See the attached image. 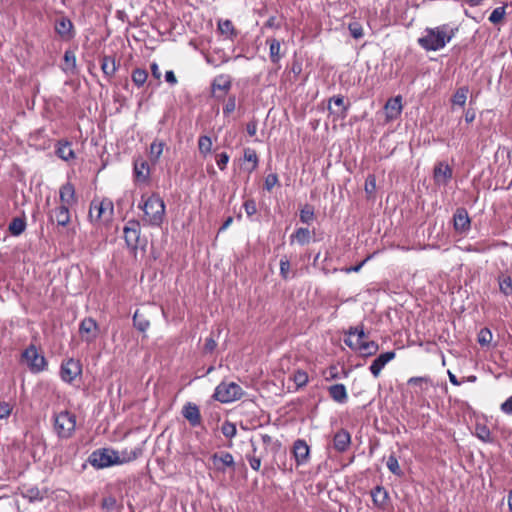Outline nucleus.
Instances as JSON below:
<instances>
[{"instance_id":"f257e3e1","label":"nucleus","mask_w":512,"mask_h":512,"mask_svg":"<svg viewBox=\"0 0 512 512\" xmlns=\"http://www.w3.org/2000/svg\"><path fill=\"white\" fill-rule=\"evenodd\" d=\"M141 454L140 449L124 450L119 453L113 449L101 448L93 451L88 457V462L97 469L107 468L113 465H119L133 461Z\"/></svg>"},{"instance_id":"f03ea898","label":"nucleus","mask_w":512,"mask_h":512,"mask_svg":"<svg viewBox=\"0 0 512 512\" xmlns=\"http://www.w3.org/2000/svg\"><path fill=\"white\" fill-rule=\"evenodd\" d=\"M458 28L443 24L434 28H426L424 35L418 39V44L425 51H439L443 49L455 36Z\"/></svg>"},{"instance_id":"7ed1b4c3","label":"nucleus","mask_w":512,"mask_h":512,"mask_svg":"<svg viewBox=\"0 0 512 512\" xmlns=\"http://www.w3.org/2000/svg\"><path fill=\"white\" fill-rule=\"evenodd\" d=\"M138 207L144 212L143 221L149 226L160 227L165 217V203L156 193L145 198L143 195Z\"/></svg>"},{"instance_id":"20e7f679","label":"nucleus","mask_w":512,"mask_h":512,"mask_svg":"<svg viewBox=\"0 0 512 512\" xmlns=\"http://www.w3.org/2000/svg\"><path fill=\"white\" fill-rule=\"evenodd\" d=\"M346 334L347 337L344 339V343L350 349L358 351L362 356L369 357L378 352L379 345L375 341H364L366 334L363 325L350 327Z\"/></svg>"},{"instance_id":"39448f33","label":"nucleus","mask_w":512,"mask_h":512,"mask_svg":"<svg viewBox=\"0 0 512 512\" xmlns=\"http://www.w3.org/2000/svg\"><path fill=\"white\" fill-rule=\"evenodd\" d=\"M114 205L109 198L93 199L90 203L88 218L93 225L107 224L112 220Z\"/></svg>"},{"instance_id":"423d86ee","label":"nucleus","mask_w":512,"mask_h":512,"mask_svg":"<svg viewBox=\"0 0 512 512\" xmlns=\"http://www.w3.org/2000/svg\"><path fill=\"white\" fill-rule=\"evenodd\" d=\"M54 432L60 439H70L76 430V416L68 410L53 415Z\"/></svg>"},{"instance_id":"0eeeda50","label":"nucleus","mask_w":512,"mask_h":512,"mask_svg":"<svg viewBox=\"0 0 512 512\" xmlns=\"http://www.w3.org/2000/svg\"><path fill=\"white\" fill-rule=\"evenodd\" d=\"M30 372L37 374L43 372L47 368V361L43 354L39 353L34 344H30L21 354Z\"/></svg>"},{"instance_id":"6e6552de","label":"nucleus","mask_w":512,"mask_h":512,"mask_svg":"<svg viewBox=\"0 0 512 512\" xmlns=\"http://www.w3.org/2000/svg\"><path fill=\"white\" fill-rule=\"evenodd\" d=\"M244 394L240 385L235 382H221L215 388L213 397L221 403H231L239 400Z\"/></svg>"},{"instance_id":"1a4fd4ad","label":"nucleus","mask_w":512,"mask_h":512,"mask_svg":"<svg viewBox=\"0 0 512 512\" xmlns=\"http://www.w3.org/2000/svg\"><path fill=\"white\" fill-rule=\"evenodd\" d=\"M141 234L140 223L137 220H129L123 228L125 243L132 252H135L139 246Z\"/></svg>"},{"instance_id":"9d476101","label":"nucleus","mask_w":512,"mask_h":512,"mask_svg":"<svg viewBox=\"0 0 512 512\" xmlns=\"http://www.w3.org/2000/svg\"><path fill=\"white\" fill-rule=\"evenodd\" d=\"M82 374V364L79 360L69 358L63 361L60 367V377L65 383L71 384Z\"/></svg>"},{"instance_id":"9b49d317","label":"nucleus","mask_w":512,"mask_h":512,"mask_svg":"<svg viewBox=\"0 0 512 512\" xmlns=\"http://www.w3.org/2000/svg\"><path fill=\"white\" fill-rule=\"evenodd\" d=\"M99 332V325L92 317L84 318L79 324L80 337L88 344L93 343L98 338Z\"/></svg>"},{"instance_id":"f8f14e48","label":"nucleus","mask_w":512,"mask_h":512,"mask_svg":"<svg viewBox=\"0 0 512 512\" xmlns=\"http://www.w3.org/2000/svg\"><path fill=\"white\" fill-rule=\"evenodd\" d=\"M56 34L64 41H70L75 37V30L72 21L66 16L56 18L54 23Z\"/></svg>"},{"instance_id":"ddd939ff","label":"nucleus","mask_w":512,"mask_h":512,"mask_svg":"<svg viewBox=\"0 0 512 512\" xmlns=\"http://www.w3.org/2000/svg\"><path fill=\"white\" fill-rule=\"evenodd\" d=\"M293 455L297 466L308 463L310 458V448L305 440L298 439L293 444Z\"/></svg>"},{"instance_id":"4468645a","label":"nucleus","mask_w":512,"mask_h":512,"mask_svg":"<svg viewBox=\"0 0 512 512\" xmlns=\"http://www.w3.org/2000/svg\"><path fill=\"white\" fill-rule=\"evenodd\" d=\"M396 356V353L394 351H387L384 353H381L378 357H376L373 362L371 363L369 370L371 374L377 378L382 369L385 367V365L393 360Z\"/></svg>"},{"instance_id":"2eb2a0df","label":"nucleus","mask_w":512,"mask_h":512,"mask_svg":"<svg viewBox=\"0 0 512 512\" xmlns=\"http://www.w3.org/2000/svg\"><path fill=\"white\" fill-rule=\"evenodd\" d=\"M182 416L192 427H197L201 424L200 410L195 403L187 402L182 408Z\"/></svg>"},{"instance_id":"dca6fc26","label":"nucleus","mask_w":512,"mask_h":512,"mask_svg":"<svg viewBox=\"0 0 512 512\" xmlns=\"http://www.w3.org/2000/svg\"><path fill=\"white\" fill-rule=\"evenodd\" d=\"M452 168L444 162L438 163L434 168V180L438 185H447L452 179Z\"/></svg>"},{"instance_id":"f3484780","label":"nucleus","mask_w":512,"mask_h":512,"mask_svg":"<svg viewBox=\"0 0 512 512\" xmlns=\"http://www.w3.org/2000/svg\"><path fill=\"white\" fill-rule=\"evenodd\" d=\"M211 460L216 468V470L220 472H225L226 467L234 468L235 461L234 457L229 452H222V453H214L211 456Z\"/></svg>"},{"instance_id":"a211bd4d","label":"nucleus","mask_w":512,"mask_h":512,"mask_svg":"<svg viewBox=\"0 0 512 512\" xmlns=\"http://www.w3.org/2000/svg\"><path fill=\"white\" fill-rule=\"evenodd\" d=\"M371 497L373 504L381 509L385 510L389 504V493L383 486H376L371 490Z\"/></svg>"},{"instance_id":"6ab92c4d","label":"nucleus","mask_w":512,"mask_h":512,"mask_svg":"<svg viewBox=\"0 0 512 512\" xmlns=\"http://www.w3.org/2000/svg\"><path fill=\"white\" fill-rule=\"evenodd\" d=\"M49 219L55 221L58 226L66 227L70 223V212L67 205H60L52 210Z\"/></svg>"},{"instance_id":"aec40b11","label":"nucleus","mask_w":512,"mask_h":512,"mask_svg":"<svg viewBox=\"0 0 512 512\" xmlns=\"http://www.w3.org/2000/svg\"><path fill=\"white\" fill-rule=\"evenodd\" d=\"M385 114L388 120H394L400 116L402 112V98L401 96H396L394 98H390L385 104Z\"/></svg>"},{"instance_id":"412c9836","label":"nucleus","mask_w":512,"mask_h":512,"mask_svg":"<svg viewBox=\"0 0 512 512\" xmlns=\"http://www.w3.org/2000/svg\"><path fill=\"white\" fill-rule=\"evenodd\" d=\"M59 196L61 205L70 207L77 202L74 185L70 182L61 186Z\"/></svg>"},{"instance_id":"4be33fe9","label":"nucleus","mask_w":512,"mask_h":512,"mask_svg":"<svg viewBox=\"0 0 512 512\" xmlns=\"http://www.w3.org/2000/svg\"><path fill=\"white\" fill-rule=\"evenodd\" d=\"M351 443V436L348 431L342 429L335 433L333 438V446L339 452H344L348 449Z\"/></svg>"},{"instance_id":"5701e85b","label":"nucleus","mask_w":512,"mask_h":512,"mask_svg":"<svg viewBox=\"0 0 512 512\" xmlns=\"http://www.w3.org/2000/svg\"><path fill=\"white\" fill-rule=\"evenodd\" d=\"M117 69L118 66L114 57L105 55L101 58V70L108 81L113 78Z\"/></svg>"},{"instance_id":"b1692460","label":"nucleus","mask_w":512,"mask_h":512,"mask_svg":"<svg viewBox=\"0 0 512 512\" xmlns=\"http://www.w3.org/2000/svg\"><path fill=\"white\" fill-rule=\"evenodd\" d=\"M454 228L461 233L470 228V218L465 209H459L454 214Z\"/></svg>"},{"instance_id":"393cba45","label":"nucleus","mask_w":512,"mask_h":512,"mask_svg":"<svg viewBox=\"0 0 512 512\" xmlns=\"http://www.w3.org/2000/svg\"><path fill=\"white\" fill-rule=\"evenodd\" d=\"M329 396L337 403L344 404L348 400L347 390L344 384H334L328 388Z\"/></svg>"},{"instance_id":"a878e982","label":"nucleus","mask_w":512,"mask_h":512,"mask_svg":"<svg viewBox=\"0 0 512 512\" xmlns=\"http://www.w3.org/2000/svg\"><path fill=\"white\" fill-rule=\"evenodd\" d=\"M56 155L64 161H69L75 158V153L71 148V143L68 141H59L57 143Z\"/></svg>"},{"instance_id":"bb28decb","label":"nucleus","mask_w":512,"mask_h":512,"mask_svg":"<svg viewBox=\"0 0 512 512\" xmlns=\"http://www.w3.org/2000/svg\"><path fill=\"white\" fill-rule=\"evenodd\" d=\"M166 144L163 140L155 139L150 145L149 158L152 163H157L163 153Z\"/></svg>"},{"instance_id":"cd10ccee","label":"nucleus","mask_w":512,"mask_h":512,"mask_svg":"<svg viewBox=\"0 0 512 512\" xmlns=\"http://www.w3.org/2000/svg\"><path fill=\"white\" fill-rule=\"evenodd\" d=\"M211 87L213 92L216 90L228 92L231 88V79L228 75H219L214 78Z\"/></svg>"},{"instance_id":"c85d7f7f","label":"nucleus","mask_w":512,"mask_h":512,"mask_svg":"<svg viewBox=\"0 0 512 512\" xmlns=\"http://www.w3.org/2000/svg\"><path fill=\"white\" fill-rule=\"evenodd\" d=\"M474 435L485 443H492L493 438L491 437V431L488 426L484 423H476Z\"/></svg>"},{"instance_id":"c756f323","label":"nucleus","mask_w":512,"mask_h":512,"mask_svg":"<svg viewBox=\"0 0 512 512\" xmlns=\"http://www.w3.org/2000/svg\"><path fill=\"white\" fill-rule=\"evenodd\" d=\"M62 70L66 74H74L76 70V56L73 51L66 50L64 53V63Z\"/></svg>"},{"instance_id":"7c9ffc66","label":"nucleus","mask_w":512,"mask_h":512,"mask_svg":"<svg viewBox=\"0 0 512 512\" xmlns=\"http://www.w3.org/2000/svg\"><path fill=\"white\" fill-rule=\"evenodd\" d=\"M311 233L308 228H298L296 231L290 236L291 242L297 241L300 245H305L310 242Z\"/></svg>"},{"instance_id":"2f4dec72","label":"nucleus","mask_w":512,"mask_h":512,"mask_svg":"<svg viewBox=\"0 0 512 512\" xmlns=\"http://www.w3.org/2000/svg\"><path fill=\"white\" fill-rule=\"evenodd\" d=\"M133 325L140 332H146L150 327V321L139 311L133 315Z\"/></svg>"},{"instance_id":"473e14b6","label":"nucleus","mask_w":512,"mask_h":512,"mask_svg":"<svg viewBox=\"0 0 512 512\" xmlns=\"http://www.w3.org/2000/svg\"><path fill=\"white\" fill-rule=\"evenodd\" d=\"M267 43L269 44V56L273 63H278L280 56L281 44L277 39H268Z\"/></svg>"},{"instance_id":"72a5a7b5","label":"nucleus","mask_w":512,"mask_h":512,"mask_svg":"<svg viewBox=\"0 0 512 512\" xmlns=\"http://www.w3.org/2000/svg\"><path fill=\"white\" fill-rule=\"evenodd\" d=\"M468 92H469V90H468V87H466V86L458 88L456 90V92L454 93V95L452 96V99H451L452 104L463 107L466 103Z\"/></svg>"},{"instance_id":"f704fd0d","label":"nucleus","mask_w":512,"mask_h":512,"mask_svg":"<svg viewBox=\"0 0 512 512\" xmlns=\"http://www.w3.org/2000/svg\"><path fill=\"white\" fill-rule=\"evenodd\" d=\"M25 228V220L19 217L13 218L9 224V231L13 236H19L24 232Z\"/></svg>"},{"instance_id":"c9c22d12","label":"nucleus","mask_w":512,"mask_h":512,"mask_svg":"<svg viewBox=\"0 0 512 512\" xmlns=\"http://www.w3.org/2000/svg\"><path fill=\"white\" fill-rule=\"evenodd\" d=\"M499 290L505 296L512 295V279L508 275H501L498 278Z\"/></svg>"},{"instance_id":"e433bc0d","label":"nucleus","mask_w":512,"mask_h":512,"mask_svg":"<svg viewBox=\"0 0 512 512\" xmlns=\"http://www.w3.org/2000/svg\"><path fill=\"white\" fill-rule=\"evenodd\" d=\"M134 173L139 180H146L149 176V165L145 161H136L134 164Z\"/></svg>"},{"instance_id":"4c0bfd02","label":"nucleus","mask_w":512,"mask_h":512,"mask_svg":"<svg viewBox=\"0 0 512 512\" xmlns=\"http://www.w3.org/2000/svg\"><path fill=\"white\" fill-rule=\"evenodd\" d=\"M407 383L408 385L418 387L419 391L423 393L431 385V380L429 377H411Z\"/></svg>"},{"instance_id":"58836bf2","label":"nucleus","mask_w":512,"mask_h":512,"mask_svg":"<svg viewBox=\"0 0 512 512\" xmlns=\"http://www.w3.org/2000/svg\"><path fill=\"white\" fill-rule=\"evenodd\" d=\"M218 30L221 34L226 35L229 38H233L236 35L235 28L232 22L228 19L220 20L218 22Z\"/></svg>"},{"instance_id":"ea45409f","label":"nucleus","mask_w":512,"mask_h":512,"mask_svg":"<svg viewBox=\"0 0 512 512\" xmlns=\"http://www.w3.org/2000/svg\"><path fill=\"white\" fill-rule=\"evenodd\" d=\"M148 73L145 69L136 68L132 71V81L137 87H141L147 81Z\"/></svg>"},{"instance_id":"a19ab883","label":"nucleus","mask_w":512,"mask_h":512,"mask_svg":"<svg viewBox=\"0 0 512 512\" xmlns=\"http://www.w3.org/2000/svg\"><path fill=\"white\" fill-rule=\"evenodd\" d=\"M243 158L244 161L252 163V167L249 169L250 172L254 171L258 167L259 159L254 149L245 148Z\"/></svg>"},{"instance_id":"79ce46f5","label":"nucleus","mask_w":512,"mask_h":512,"mask_svg":"<svg viewBox=\"0 0 512 512\" xmlns=\"http://www.w3.org/2000/svg\"><path fill=\"white\" fill-rule=\"evenodd\" d=\"M198 148L201 154L206 156L211 152L212 149V140L209 136L203 135L198 139Z\"/></svg>"},{"instance_id":"37998d69","label":"nucleus","mask_w":512,"mask_h":512,"mask_svg":"<svg viewBox=\"0 0 512 512\" xmlns=\"http://www.w3.org/2000/svg\"><path fill=\"white\" fill-rule=\"evenodd\" d=\"M315 218L314 209L310 205H305L300 211V221L310 224Z\"/></svg>"},{"instance_id":"c03bdc74","label":"nucleus","mask_w":512,"mask_h":512,"mask_svg":"<svg viewBox=\"0 0 512 512\" xmlns=\"http://www.w3.org/2000/svg\"><path fill=\"white\" fill-rule=\"evenodd\" d=\"M331 103H334L336 106L341 107L342 108V115L343 116L346 115L349 106L345 105L344 97L343 96H341V95L333 96L332 98L329 99L328 110L330 111V113H334V111L331 108Z\"/></svg>"},{"instance_id":"a18cd8bd","label":"nucleus","mask_w":512,"mask_h":512,"mask_svg":"<svg viewBox=\"0 0 512 512\" xmlns=\"http://www.w3.org/2000/svg\"><path fill=\"white\" fill-rule=\"evenodd\" d=\"M221 432L226 438L232 439L237 434L236 425L226 420L221 426Z\"/></svg>"},{"instance_id":"49530a36","label":"nucleus","mask_w":512,"mask_h":512,"mask_svg":"<svg viewBox=\"0 0 512 512\" xmlns=\"http://www.w3.org/2000/svg\"><path fill=\"white\" fill-rule=\"evenodd\" d=\"M386 466L389 469V471L391 473H393L394 475H397V476L402 475V470L399 466L398 459L396 458L395 455L392 454L388 457Z\"/></svg>"},{"instance_id":"de8ad7c7","label":"nucleus","mask_w":512,"mask_h":512,"mask_svg":"<svg viewBox=\"0 0 512 512\" xmlns=\"http://www.w3.org/2000/svg\"><path fill=\"white\" fill-rule=\"evenodd\" d=\"M23 497L30 502L41 501L43 496L37 487H30L23 493Z\"/></svg>"},{"instance_id":"09e8293b","label":"nucleus","mask_w":512,"mask_h":512,"mask_svg":"<svg viewBox=\"0 0 512 512\" xmlns=\"http://www.w3.org/2000/svg\"><path fill=\"white\" fill-rule=\"evenodd\" d=\"M293 381L297 388H301L308 383V375L303 370H297L293 374Z\"/></svg>"},{"instance_id":"8fccbe9b","label":"nucleus","mask_w":512,"mask_h":512,"mask_svg":"<svg viewBox=\"0 0 512 512\" xmlns=\"http://www.w3.org/2000/svg\"><path fill=\"white\" fill-rule=\"evenodd\" d=\"M505 13L506 11L504 6L497 7L490 14L489 21L493 24H497L504 18Z\"/></svg>"},{"instance_id":"3c124183","label":"nucleus","mask_w":512,"mask_h":512,"mask_svg":"<svg viewBox=\"0 0 512 512\" xmlns=\"http://www.w3.org/2000/svg\"><path fill=\"white\" fill-rule=\"evenodd\" d=\"M280 275L283 279H288L290 274V261L287 256H282L280 259Z\"/></svg>"},{"instance_id":"603ef678","label":"nucleus","mask_w":512,"mask_h":512,"mask_svg":"<svg viewBox=\"0 0 512 512\" xmlns=\"http://www.w3.org/2000/svg\"><path fill=\"white\" fill-rule=\"evenodd\" d=\"M492 340V333L488 328H483L478 334V343L481 346L488 345Z\"/></svg>"},{"instance_id":"864d4df0","label":"nucleus","mask_w":512,"mask_h":512,"mask_svg":"<svg viewBox=\"0 0 512 512\" xmlns=\"http://www.w3.org/2000/svg\"><path fill=\"white\" fill-rule=\"evenodd\" d=\"M348 29L352 37L355 39H360L364 35L362 26L358 22L350 23Z\"/></svg>"},{"instance_id":"5fc2aeb1","label":"nucleus","mask_w":512,"mask_h":512,"mask_svg":"<svg viewBox=\"0 0 512 512\" xmlns=\"http://www.w3.org/2000/svg\"><path fill=\"white\" fill-rule=\"evenodd\" d=\"M229 159L230 156L226 152H221L216 155V164L221 171L226 169Z\"/></svg>"},{"instance_id":"6e6d98bb","label":"nucleus","mask_w":512,"mask_h":512,"mask_svg":"<svg viewBox=\"0 0 512 512\" xmlns=\"http://www.w3.org/2000/svg\"><path fill=\"white\" fill-rule=\"evenodd\" d=\"M236 108V97L234 95L229 96L226 104L223 107V114L228 116L231 114Z\"/></svg>"},{"instance_id":"4d7b16f0","label":"nucleus","mask_w":512,"mask_h":512,"mask_svg":"<svg viewBox=\"0 0 512 512\" xmlns=\"http://www.w3.org/2000/svg\"><path fill=\"white\" fill-rule=\"evenodd\" d=\"M116 504H117L116 498L114 496L110 495V496L103 498L101 507L104 510L111 511L116 507Z\"/></svg>"},{"instance_id":"13d9d810","label":"nucleus","mask_w":512,"mask_h":512,"mask_svg":"<svg viewBox=\"0 0 512 512\" xmlns=\"http://www.w3.org/2000/svg\"><path fill=\"white\" fill-rule=\"evenodd\" d=\"M243 207L247 216L251 217L257 213L256 202L253 199H248L244 202Z\"/></svg>"},{"instance_id":"bf43d9fd","label":"nucleus","mask_w":512,"mask_h":512,"mask_svg":"<svg viewBox=\"0 0 512 512\" xmlns=\"http://www.w3.org/2000/svg\"><path fill=\"white\" fill-rule=\"evenodd\" d=\"M278 183V176L277 174H269L266 176L265 178V181H264V188L267 190V191H271L272 188Z\"/></svg>"},{"instance_id":"052dcab7","label":"nucleus","mask_w":512,"mask_h":512,"mask_svg":"<svg viewBox=\"0 0 512 512\" xmlns=\"http://www.w3.org/2000/svg\"><path fill=\"white\" fill-rule=\"evenodd\" d=\"M500 410L506 415H512V395L500 405Z\"/></svg>"},{"instance_id":"680f3d73","label":"nucleus","mask_w":512,"mask_h":512,"mask_svg":"<svg viewBox=\"0 0 512 512\" xmlns=\"http://www.w3.org/2000/svg\"><path fill=\"white\" fill-rule=\"evenodd\" d=\"M11 407L6 402H0V419H7L11 414Z\"/></svg>"},{"instance_id":"e2e57ef3","label":"nucleus","mask_w":512,"mask_h":512,"mask_svg":"<svg viewBox=\"0 0 512 512\" xmlns=\"http://www.w3.org/2000/svg\"><path fill=\"white\" fill-rule=\"evenodd\" d=\"M247 460L250 464V467L255 470V471H258L260 469V466H261V459L259 457H256V456H247Z\"/></svg>"},{"instance_id":"0e129e2a","label":"nucleus","mask_w":512,"mask_h":512,"mask_svg":"<svg viewBox=\"0 0 512 512\" xmlns=\"http://www.w3.org/2000/svg\"><path fill=\"white\" fill-rule=\"evenodd\" d=\"M246 131L249 136H251V137L255 136L256 132H257V121L256 120L249 121L246 125Z\"/></svg>"},{"instance_id":"69168bd1","label":"nucleus","mask_w":512,"mask_h":512,"mask_svg":"<svg viewBox=\"0 0 512 512\" xmlns=\"http://www.w3.org/2000/svg\"><path fill=\"white\" fill-rule=\"evenodd\" d=\"M216 346V341L212 337H209L205 340L204 350L206 352H212L216 348Z\"/></svg>"},{"instance_id":"338daca9","label":"nucleus","mask_w":512,"mask_h":512,"mask_svg":"<svg viewBox=\"0 0 512 512\" xmlns=\"http://www.w3.org/2000/svg\"><path fill=\"white\" fill-rule=\"evenodd\" d=\"M265 26L268 28H275V29L280 28V24L277 22V19L275 16L269 17V19L265 23Z\"/></svg>"},{"instance_id":"774afa93","label":"nucleus","mask_w":512,"mask_h":512,"mask_svg":"<svg viewBox=\"0 0 512 512\" xmlns=\"http://www.w3.org/2000/svg\"><path fill=\"white\" fill-rule=\"evenodd\" d=\"M165 80L171 85H175L177 83V78L172 70L166 71Z\"/></svg>"}]
</instances>
